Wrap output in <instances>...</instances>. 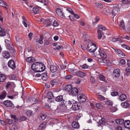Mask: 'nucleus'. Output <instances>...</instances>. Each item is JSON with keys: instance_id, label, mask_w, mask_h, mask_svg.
Instances as JSON below:
<instances>
[{"instance_id": "nucleus-30", "label": "nucleus", "mask_w": 130, "mask_h": 130, "mask_svg": "<svg viewBox=\"0 0 130 130\" xmlns=\"http://www.w3.org/2000/svg\"><path fill=\"white\" fill-rule=\"evenodd\" d=\"M6 79V76L4 74H0V82H3Z\"/></svg>"}, {"instance_id": "nucleus-64", "label": "nucleus", "mask_w": 130, "mask_h": 130, "mask_svg": "<svg viewBox=\"0 0 130 130\" xmlns=\"http://www.w3.org/2000/svg\"><path fill=\"white\" fill-rule=\"evenodd\" d=\"M6 121L8 122V123L10 124H12L13 122L12 120L9 119H6Z\"/></svg>"}, {"instance_id": "nucleus-9", "label": "nucleus", "mask_w": 130, "mask_h": 130, "mask_svg": "<svg viewBox=\"0 0 130 130\" xmlns=\"http://www.w3.org/2000/svg\"><path fill=\"white\" fill-rule=\"evenodd\" d=\"M120 70L119 69H115L113 72V76L116 77H118L120 75Z\"/></svg>"}, {"instance_id": "nucleus-48", "label": "nucleus", "mask_w": 130, "mask_h": 130, "mask_svg": "<svg viewBox=\"0 0 130 130\" xmlns=\"http://www.w3.org/2000/svg\"><path fill=\"white\" fill-rule=\"evenodd\" d=\"M80 66L81 68L84 69H88L89 68V66L86 64H84L83 65Z\"/></svg>"}, {"instance_id": "nucleus-23", "label": "nucleus", "mask_w": 130, "mask_h": 130, "mask_svg": "<svg viewBox=\"0 0 130 130\" xmlns=\"http://www.w3.org/2000/svg\"><path fill=\"white\" fill-rule=\"evenodd\" d=\"M3 56L5 58H8L10 57V54L7 51H4L3 53Z\"/></svg>"}, {"instance_id": "nucleus-63", "label": "nucleus", "mask_w": 130, "mask_h": 130, "mask_svg": "<svg viewBox=\"0 0 130 130\" xmlns=\"http://www.w3.org/2000/svg\"><path fill=\"white\" fill-rule=\"evenodd\" d=\"M96 107L99 109H101L102 107V105L99 103H97L96 104Z\"/></svg>"}, {"instance_id": "nucleus-45", "label": "nucleus", "mask_w": 130, "mask_h": 130, "mask_svg": "<svg viewBox=\"0 0 130 130\" xmlns=\"http://www.w3.org/2000/svg\"><path fill=\"white\" fill-rule=\"evenodd\" d=\"M43 37L42 36H40V38L38 41V42L40 44H43Z\"/></svg>"}, {"instance_id": "nucleus-2", "label": "nucleus", "mask_w": 130, "mask_h": 130, "mask_svg": "<svg viewBox=\"0 0 130 130\" xmlns=\"http://www.w3.org/2000/svg\"><path fill=\"white\" fill-rule=\"evenodd\" d=\"M97 47L95 44L93 43L91 41L89 42L87 49L90 52H93L97 48Z\"/></svg>"}, {"instance_id": "nucleus-57", "label": "nucleus", "mask_w": 130, "mask_h": 130, "mask_svg": "<svg viewBox=\"0 0 130 130\" xmlns=\"http://www.w3.org/2000/svg\"><path fill=\"white\" fill-rule=\"evenodd\" d=\"M98 98L101 100H105V98L102 95H98Z\"/></svg>"}, {"instance_id": "nucleus-25", "label": "nucleus", "mask_w": 130, "mask_h": 130, "mask_svg": "<svg viewBox=\"0 0 130 130\" xmlns=\"http://www.w3.org/2000/svg\"><path fill=\"white\" fill-rule=\"evenodd\" d=\"M72 87L71 85H69L66 86L64 88L65 90L68 91V92H70L72 89Z\"/></svg>"}, {"instance_id": "nucleus-37", "label": "nucleus", "mask_w": 130, "mask_h": 130, "mask_svg": "<svg viewBox=\"0 0 130 130\" xmlns=\"http://www.w3.org/2000/svg\"><path fill=\"white\" fill-rule=\"evenodd\" d=\"M111 40L113 42H116L120 41L121 39L119 38H116L113 37H111L110 38Z\"/></svg>"}, {"instance_id": "nucleus-40", "label": "nucleus", "mask_w": 130, "mask_h": 130, "mask_svg": "<svg viewBox=\"0 0 130 130\" xmlns=\"http://www.w3.org/2000/svg\"><path fill=\"white\" fill-rule=\"evenodd\" d=\"M99 78L100 80L103 81L105 82H106V80L104 75H100L99 76Z\"/></svg>"}, {"instance_id": "nucleus-17", "label": "nucleus", "mask_w": 130, "mask_h": 130, "mask_svg": "<svg viewBox=\"0 0 130 130\" xmlns=\"http://www.w3.org/2000/svg\"><path fill=\"white\" fill-rule=\"evenodd\" d=\"M26 61L29 63L33 62L35 61V59L34 58L32 57H28L26 59Z\"/></svg>"}, {"instance_id": "nucleus-35", "label": "nucleus", "mask_w": 130, "mask_h": 130, "mask_svg": "<svg viewBox=\"0 0 130 130\" xmlns=\"http://www.w3.org/2000/svg\"><path fill=\"white\" fill-rule=\"evenodd\" d=\"M98 31H102L101 30H105L106 29V27L102 25H99L98 27Z\"/></svg>"}, {"instance_id": "nucleus-52", "label": "nucleus", "mask_w": 130, "mask_h": 130, "mask_svg": "<svg viewBox=\"0 0 130 130\" xmlns=\"http://www.w3.org/2000/svg\"><path fill=\"white\" fill-rule=\"evenodd\" d=\"M47 96L50 99L53 98L54 96H53V93L52 92H49L47 94Z\"/></svg>"}, {"instance_id": "nucleus-44", "label": "nucleus", "mask_w": 130, "mask_h": 130, "mask_svg": "<svg viewBox=\"0 0 130 130\" xmlns=\"http://www.w3.org/2000/svg\"><path fill=\"white\" fill-rule=\"evenodd\" d=\"M27 119L26 117L24 116H21L19 118H18L19 120H20L21 121H24Z\"/></svg>"}, {"instance_id": "nucleus-46", "label": "nucleus", "mask_w": 130, "mask_h": 130, "mask_svg": "<svg viewBox=\"0 0 130 130\" xmlns=\"http://www.w3.org/2000/svg\"><path fill=\"white\" fill-rule=\"evenodd\" d=\"M11 116L12 118H13V120L15 122L17 123L18 122V120L16 116L15 115L11 114Z\"/></svg>"}, {"instance_id": "nucleus-51", "label": "nucleus", "mask_w": 130, "mask_h": 130, "mask_svg": "<svg viewBox=\"0 0 130 130\" xmlns=\"http://www.w3.org/2000/svg\"><path fill=\"white\" fill-rule=\"evenodd\" d=\"M5 42L6 43V45L7 47H8V46H10V42L7 39H5Z\"/></svg>"}, {"instance_id": "nucleus-58", "label": "nucleus", "mask_w": 130, "mask_h": 130, "mask_svg": "<svg viewBox=\"0 0 130 130\" xmlns=\"http://www.w3.org/2000/svg\"><path fill=\"white\" fill-rule=\"evenodd\" d=\"M9 78L10 79L14 80L16 78V76L14 75H12L10 76Z\"/></svg>"}, {"instance_id": "nucleus-43", "label": "nucleus", "mask_w": 130, "mask_h": 130, "mask_svg": "<svg viewBox=\"0 0 130 130\" xmlns=\"http://www.w3.org/2000/svg\"><path fill=\"white\" fill-rule=\"evenodd\" d=\"M32 112L31 110H28L26 112V115L28 116H30L32 115Z\"/></svg>"}, {"instance_id": "nucleus-47", "label": "nucleus", "mask_w": 130, "mask_h": 130, "mask_svg": "<svg viewBox=\"0 0 130 130\" xmlns=\"http://www.w3.org/2000/svg\"><path fill=\"white\" fill-rule=\"evenodd\" d=\"M42 75L43 79L45 80L47 77V73H43L42 74Z\"/></svg>"}, {"instance_id": "nucleus-18", "label": "nucleus", "mask_w": 130, "mask_h": 130, "mask_svg": "<svg viewBox=\"0 0 130 130\" xmlns=\"http://www.w3.org/2000/svg\"><path fill=\"white\" fill-rule=\"evenodd\" d=\"M66 108V107L65 106L60 104L58 106L56 105V106L55 108L54 107L53 108L54 109V110H57L58 109H59L61 110H63L65 109Z\"/></svg>"}, {"instance_id": "nucleus-33", "label": "nucleus", "mask_w": 130, "mask_h": 130, "mask_svg": "<svg viewBox=\"0 0 130 130\" xmlns=\"http://www.w3.org/2000/svg\"><path fill=\"white\" fill-rule=\"evenodd\" d=\"M123 120V119H117L116 120V122L118 124L121 125L124 122Z\"/></svg>"}, {"instance_id": "nucleus-32", "label": "nucleus", "mask_w": 130, "mask_h": 130, "mask_svg": "<svg viewBox=\"0 0 130 130\" xmlns=\"http://www.w3.org/2000/svg\"><path fill=\"white\" fill-rule=\"evenodd\" d=\"M100 20V18L99 17L97 16L93 20V25L96 24Z\"/></svg>"}, {"instance_id": "nucleus-7", "label": "nucleus", "mask_w": 130, "mask_h": 130, "mask_svg": "<svg viewBox=\"0 0 130 130\" xmlns=\"http://www.w3.org/2000/svg\"><path fill=\"white\" fill-rule=\"evenodd\" d=\"M69 93L70 95L76 96L78 94V90L76 88H72Z\"/></svg>"}, {"instance_id": "nucleus-38", "label": "nucleus", "mask_w": 130, "mask_h": 130, "mask_svg": "<svg viewBox=\"0 0 130 130\" xmlns=\"http://www.w3.org/2000/svg\"><path fill=\"white\" fill-rule=\"evenodd\" d=\"M119 25L120 27H121L122 29H125V26L124 25V23L123 21V20H122L120 22Z\"/></svg>"}, {"instance_id": "nucleus-1", "label": "nucleus", "mask_w": 130, "mask_h": 130, "mask_svg": "<svg viewBox=\"0 0 130 130\" xmlns=\"http://www.w3.org/2000/svg\"><path fill=\"white\" fill-rule=\"evenodd\" d=\"M32 70L37 72H40L43 71L45 69L44 65L42 63L35 62L31 66Z\"/></svg>"}, {"instance_id": "nucleus-60", "label": "nucleus", "mask_w": 130, "mask_h": 130, "mask_svg": "<svg viewBox=\"0 0 130 130\" xmlns=\"http://www.w3.org/2000/svg\"><path fill=\"white\" fill-rule=\"evenodd\" d=\"M66 10L69 11L72 14H73L74 13V11L71 8H67Z\"/></svg>"}, {"instance_id": "nucleus-4", "label": "nucleus", "mask_w": 130, "mask_h": 130, "mask_svg": "<svg viewBox=\"0 0 130 130\" xmlns=\"http://www.w3.org/2000/svg\"><path fill=\"white\" fill-rule=\"evenodd\" d=\"M81 107L80 103L75 101V102L73 103L71 109L75 111L79 110Z\"/></svg>"}, {"instance_id": "nucleus-59", "label": "nucleus", "mask_w": 130, "mask_h": 130, "mask_svg": "<svg viewBox=\"0 0 130 130\" xmlns=\"http://www.w3.org/2000/svg\"><path fill=\"white\" fill-rule=\"evenodd\" d=\"M53 25L54 27H57L59 25L57 21H55L53 22Z\"/></svg>"}, {"instance_id": "nucleus-55", "label": "nucleus", "mask_w": 130, "mask_h": 130, "mask_svg": "<svg viewBox=\"0 0 130 130\" xmlns=\"http://www.w3.org/2000/svg\"><path fill=\"white\" fill-rule=\"evenodd\" d=\"M121 46L122 47L126 49L127 50H130V47L129 46L126 45L125 44H122L121 45Z\"/></svg>"}, {"instance_id": "nucleus-13", "label": "nucleus", "mask_w": 130, "mask_h": 130, "mask_svg": "<svg viewBox=\"0 0 130 130\" xmlns=\"http://www.w3.org/2000/svg\"><path fill=\"white\" fill-rule=\"evenodd\" d=\"M7 49L9 50V53L12 54H15V51L14 48L11 46H8L7 47Z\"/></svg>"}, {"instance_id": "nucleus-3", "label": "nucleus", "mask_w": 130, "mask_h": 130, "mask_svg": "<svg viewBox=\"0 0 130 130\" xmlns=\"http://www.w3.org/2000/svg\"><path fill=\"white\" fill-rule=\"evenodd\" d=\"M108 11V12L109 13H112V15L115 16L119 11V8L118 5H116L114 6L113 9L111 8L107 9V11Z\"/></svg>"}, {"instance_id": "nucleus-20", "label": "nucleus", "mask_w": 130, "mask_h": 130, "mask_svg": "<svg viewBox=\"0 0 130 130\" xmlns=\"http://www.w3.org/2000/svg\"><path fill=\"white\" fill-rule=\"evenodd\" d=\"M52 20L49 19L46 20L45 21V26L46 27H48L51 26L52 25Z\"/></svg>"}, {"instance_id": "nucleus-53", "label": "nucleus", "mask_w": 130, "mask_h": 130, "mask_svg": "<svg viewBox=\"0 0 130 130\" xmlns=\"http://www.w3.org/2000/svg\"><path fill=\"white\" fill-rule=\"evenodd\" d=\"M50 83L52 87H53L56 84V80L55 79H54L51 81Z\"/></svg>"}, {"instance_id": "nucleus-49", "label": "nucleus", "mask_w": 130, "mask_h": 130, "mask_svg": "<svg viewBox=\"0 0 130 130\" xmlns=\"http://www.w3.org/2000/svg\"><path fill=\"white\" fill-rule=\"evenodd\" d=\"M122 2L124 4L129 5L130 4V0H122Z\"/></svg>"}, {"instance_id": "nucleus-31", "label": "nucleus", "mask_w": 130, "mask_h": 130, "mask_svg": "<svg viewBox=\"0 0 130 130\" xmlns=\"http://www.w3.org/2000/svg\"><path fill=\"white\" fill-rule=\"evenodd\" d=\"M7 93L5 91L3 92L2 93L0 94V100H2L5 99Z\"/></svg>"}, {"instance_id": "nucleus-8", "label": "nucleus", "mask_w": 130, "mask_h": 130, "mask_svg": "<svg viewBox=\"0 0 130 130\" xmlns=\"http://www.w3.org/2000/svg\"><path fill=\"white\" fill-rule=\"evenodd\" d=\"M8 66L12 69H13L15 68V66L14 61L12 59L10 60L8 62Z\"/></svg>"}, {"instance_id": "nucleus-16", "label": "nucleus", "mask_w": 130, "mask_h": 130, "mask_svg": "<svg viewBox=\"0 0 130 130\" xmlns=\"http://www.w3.org/2000/svg\"><path fill=\"white\" fill-rule=\"evenodd\" d=\"M106 120L104 118H102L101 119L99 120V122H97L99 125H104L106 124Z\"/></svg>"}, {"instance_id": "nucleus-21", "label": "nucleus", "mask_w": 130, "mask_h": 130, "mask_svg": "<svg viewBox=\"0 0 130 130\" xmlns=\"http://www.w3.org/2000/svg\"><path fill=\"white\" fill-rule=\"evenodd\" d=\"M72 102L70 101H66V108L69 109V108L71 109Z\"/></svg>"}, {"instance_id": "nucleus-5", "label": "nucleus", "mask_w": 130, "mask_h": 130, "mask_svg": "<svg viewBox=\"0 0 130 130\" xmlns=\"http://www.w3.org/2000/svg\"><path fill=\"white\" fill-rule=\"evenodd\" d=\"M96 53L97 55H100L101 57L103 58H106L107 56L105 52L101 48L99 49L98 53Z\"/></svg>"}, {"instance_id": "nucleus-29", "label": "nucleus", "mask_w": 130, "mask_h": 130, "mask_svg": "<svg viewBox=\"0 0 130 130\" xmlns=\"http://www.w3.org/2000/svg\"><path fill=\"white\" fill-rule=\"evenodd\" d=\"M76 74L77 75L80 77L85 76L86 75L85 73L80 71L77 72Z\"/></svg>"}, {"instance_id": "nucleus-14", "label": "nucleus", "mask_w": 130, "mask_h": 130, "mask_svg": "<svg viewBox=\"0 0 130 130\" xmlns=\"http://www.w3.org/2000/svg\"><path fill=\"white\" fill-rule=\"evenodd\" d=\"M4 104L5 106L7 107H11L13 105L10 101L8 100L5 101L4 102Z\"/></svg>"}, {"instance_id": "nucleus-6", "label": "nucleus", "mask_w": 130, "mask_h": 130, "mask_svg": "<svg viewBox=\"0 0 130 130\" xmlns=\"http://www.w3.org/2000/svg\"><path fill=\"white\" fill-rule=\"evenodd\" d=\"M78 101L81 102H85L86 100V97L83 94H79L78 96Z\"/></svg>"}, {"instance_id": "nucleus-36", "label": "nucleus", "mask_w": 130, "mask_h": 130, "mask_svg": "<svg viewBox=\"0 0 130 130\" xmlns=\"http://www.w3.org/2000/svg\"><path fill=\"white\" fill-rule=\"evenodd\" d=\"M98 39H100L102 38V35L103 34V32L102 31H98Z\"/></svg>"}, {"instance_id": "nucleus-50", "label": "nucleus", "mask_w": 130, "mask_h": 130, "mask_svg": "<svg viewBox=\"0 0 130 130\" xmlns=\"http://www.w3.org/2000/svg\"><path fill=\"white\" fill-rule=\"evenodd\" d=\"M0 5L1 6H4V5L7 6L6 3L4 1H0Z\"/></svg>"}, {"instance_id": "nucleus-27", "label": "nucleus", "mask_w": 130, "mask_h": 130, "mask_svg": "<svg viewBox=\"0 0 130 130\" xmlns=\"http://www.w3.org/2000/svg\"><path fill=\"white\" fill-rule=\"evenodd\" d=\"M50 69L52 72L54 73L57 71V69L55 66L54 65H52L50 66Z\"/></svg>"}, {"instance_id": "nucleus-11", "label": "nucleus", "mask_w": 130, "mask_h": 130, "mask_svg": "<svg viewBox=\"0 0 130 130\" xmlns=\"http://www.w3.org/2000/svg\"><path fill=\"white\" fill-rule=\"evenodd\" d=\"M56 13L59 15L61 18L65 17L64 13L59 8H57L56 10Z\"/></svg>"}, {"instance_id": "nucleus-12", "label": "nucleus", "mask_w": 130, "mask_h": 130, "mask_svg": "<svg viewBox=\"0 0 130 130\" xmlns=\"http://www.w3.org/2000/svg\"><path fill=\"white\" fill-rule=\"evenodd\" d=\"M115 52L116 54H118L120 56H124L125 54L121 50L118 49H115Z\"/></svg>"}, {"instance_id": "nucleus-19", "label": "nucleus", "mask_w": 130, "mask_h": 130, "mask_svg": "<svg viewBox=\"0 0 130 130\" xmlns=\"http://www.w3.org/2000/svg\"><path fill=\"white\" fill-rule=\"evenodd\" d=\"M6 31L5 29L0 27V36L1 37L4 36L5 35Z\"/></svg>"}, {"instance_id": "nucleus-26", "label": "nucleus", "mask_w": 130, "mask_h": 130, "mask_svg": "<svg viewBox=\"0 0 130 130\" xmlns=\"http://www.w3.org/2000/svg\"><path fill=\"white\" fill-rule=\"evenodd\" d=\"M127 98L126 96L124 94H121L120 96L119 99L122 101L125 100Z\"/></svg>"}, {"instance_id": "nucleus-28", "label": "nucleus", "mask_w": 130, "mask_h": 130, "mask_svg": "<svg viewBox=\"0 0 130 130\" xmlns=\"http://www.w3.org/2000/svg\"><path fill=\"white\" fill-rule=\"evenodd\" d=\"M22 18L23 20V24L25 27H27V25H29L28 23L24 17H23Z\"/></svg>"}, {"instance_id": "nucleus-15", "label": "nucleus", "mask_w": 130, "mask_h": 130, "mask_svg": "<svg viewBox=\"0 0 130 130\" xmlns=\"http://www.w3.org/2000/svg\"><path fill=\"white\" fill-rule=\"evenodd\" d=\"M124 125V127L127 128H130V121L128 120H125Z\"/></svg>"}, {"instance_id": "nucleus-34", "label": "nucleus", "mask_w": 130, "mask_h": 130, "mask_svg": "<svg viewBox=\"0 0 130 130\" xmlns=\"http://www.w3.org/2000/svg\"><path fill=\"white\" fill-rule=\"evenodd\" d=\"M63 100V96L62 95L57 96L55 99V100L57 102H60Z\"/></svg>"}, {"instance_id": "nucleus-56", "label": "nucleus", "mask_w": 130, "mask_h": 130, "mask_svg": "<svg viewBox=\"0 0 130 130\" xmlns=\"http://www.w3.org/2000/svg\"><path fill=\"white\" fill-rule=\"evenodd\" d=\"M32 100L35 102V103H33V104H37L39 103L38 100L35 98H32Z\"/></svg>"}, {"instance_id": "nucleus-10", "label": "nucleus", "mask_w": 130, "mask_h": 130, "mask_svg": "<svg viewBox=\"0 0 130 130\" xmlns=\"http://www.w3.org/2000/svg\"><path fill=\"white\" fill-rule=\"evenodd\" d=\"M127 63L128 67L126 68L125 71L126 75H128L130 74V60L127 61Z\"/></svg>"}, {"instance_id": "nucleus-62", "label": "nucleus", "mask_w": 130, "mask_h": 130, "mask_svg": "<svg viewBox=\"0 0 130 130\" xmlns=\"http://www.w3.org/2000/svg\"><path fill=\"white\" fill-rule=\"evenodd\" d=\"M118 92H111V94L113 96H116L118 94Z\"/></svg>"}, {"instance_id": "nucleus-54", "label": "nucleus", "mask_w": 130, "mask_h": 130, "mask_svg": "<svg viewBox=\"0 0 130 130\" xmlns=\"http://www.w3.org/2000/svg\"><path fill=\"white\" fill-rule=\"evenodd\" d=\"M46 117V115L45 114H42L40 116V119L42 120H44Z\"/></svg>"}, {"instance_id": "nucleus-24", "label": "nucleus", "mask_w": 130, "mask_h": 130, "mask_svg": "<svg viewBox=\"0 0 130 130\" xmlns=\"http://www.w3.org/2000/svg\"><path fill=\"white\" fill-rule=\"evenodd\" d=\"M129 103L127 101L122 102L121 104V105L124 108H126L129 106Z\"/></svg>"}, {"instance_id": "nucleus-39", "label": "nucleus", "mask_w": 130, "mask_h": 130, "mask_svg": "<svg viewBox=\"0 0 130 130\" xmlns=\"http://www.w3.org/2000/svg\"><path fill=\"white\" fill-rule=\"evenodd\" d=\"M114 121L112 120L106 122L107 124L109 126H112L114 125Z\"/></svg>"}, {"instance_id": "nucleus-61", "label": "nucleus", "mask_w": 130, "mask_h": 130, "mask_svg": "<svg viewBox=\"0 0 130 130\" xmlns=\"http://www.w3.org/2000/svg\"><path fill=\"white\" fill-rule=\"evenodd\" d=\"M72 76L70 75H68L64 77V78L66 79H69L72 77Z\"/></svg>"}, {"instance_id": "nucleus-42", "label": "nucleus", "mask_w": 130, "mask_h": 130, "mask_svg": "<svg viewBox=\"0 0 130 130\" xmlns=\"http://www.w3.org/2000/svg\"><path fill=\"white\" fill-rule=\"evenodd\" d=\"M46 123L44 122L41 123L39 126V129H40V130H41L44 127L45 128V126L46 125Z\"/></svg>"}, {"instance_id": "nucleus-41", "label": "nucleus", "mask_w": 130, "mask_h": 130, "mask_svg": "<svg viewBox=\"0 0 130 130\" xmlns=\"http://www.w3.org/2000/svg\"><path fill=\"white\" fill-rule=\"evenodd\" d=\"M33 11L35 14L38 13L39 11V10L38 8L35 7L33 8Z\"/></svg>"}, {"instance_id": "nucleus-22", "label": "nucleus", "mask_w": 130, "mask_h": 130, "mask_svg": "<svg viewBox=\"0 0 130 130\" xmlns=\"http://www.w3.org/2000/svg\"><path fill=\"white\" fill-rule=\"evenodd\" d=\"M72 127L74 128H78L79 127V123L75 121H73L72 122Z\"/></svg>"}]
</instances>
